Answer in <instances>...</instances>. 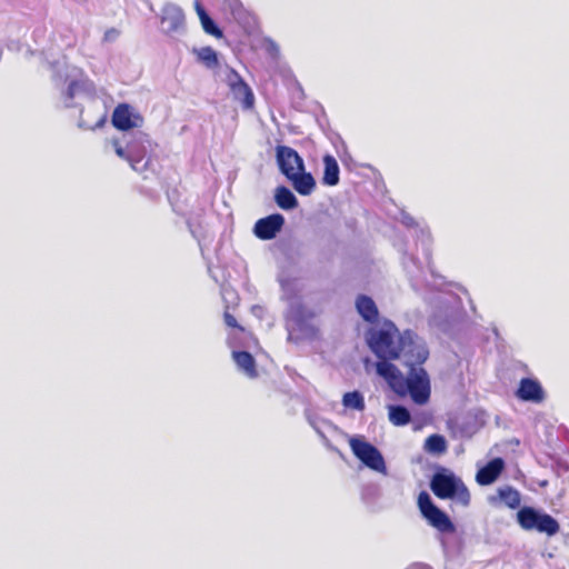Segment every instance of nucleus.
Segmentation results:
<instances>
[{"instance_id":"1","label":"nucleus","mask_w":569,"mask_h":569,"mask_svg":"<svg viewBox=\"0 0 569 569\" xmlns=\"http://www.w3.org/2000/svg\"><path fill=\"white\" fill-rule=\"evenodd\" d=\"M366 342L378 359L377 375L399 397L409 393L417 405L429 401L430 380L421 367L429 351L413 331H400L391 320H385L380 327L367 330Z\"/></svg>"},{"instance_id":"2","label":"nucleus","mask_w":569,"mask_h":569,"mask_svg":"<svg viewBox=\"0 0 569 569\" xmlns=\"http://www.w3.org/2000/svg\"><path fill=\"white\" fill-rule=\"evenodd\" d=\"M430 488L440 499H456L461 506L467 507L471 497L466 485L452 473L437 472L432 476Z\"/></svg>"},{"instance_id":"3","label":"nucleus","mask_w":569,"mask_h":569,"mask_svg":"<svg viewBox=\"0 0 569 569\" xmlns=\"http://www.w3.org/2000/svg\"><path fill=\"white\" fill-rule=\"evenodd\" d=\"M518 522L525 530H537L547 536L559 532V522L548 513H540L531 507H523L517 513Z\"/></svg>"},{"instance_id":"4","label":"nucleus","mask_w":569,"mask_h":569,"mask_svg":"<svg viewBox=\"0 0 569 569\" xmlns=\"http://www.w3.org/2000/svg\"><path fill=\"white\" fill-rule=\"evenodd\" d=\"M418 507L428 523L440 532L452 533L456 531V527L449 516L432 502L428 492L421 491L419 493Z\"/></svg>"},{"instance_id":"5","label":"nucleus","mask_w":569,"mask_h":569,"mask_svg":"<svg viewBox=\"0 0 569 569\" xmlns=\"http://www.w3.org/2000/svg\"><path fill=\"white\" fill-rule=\"evenodd\" d=\"M349 445L353 455L368 468L376 471H383L386 469L385 459L373 445L355 437L349 440Z\"/></svg>"},{"instance_id":"6","label":"nucleus","mask_w":569,"mask_h":569,"mask_svg":"<svg viewBox=\"0 0 569 569\" xmlns=\"http://www.w3.org/2000/svg\"><path fill=\"white\" fill-rule=\"evenodd\" d=\"M276 158L281 173L287 179L290 176H293V173H297V171L305 170V163L302 158L291 147L278 146L276 148Z\"/></svg>"},{"instance_id":"7","label":"nucleus","mask_w":569,"mask_h":569,"mask_svg":"<svg viewBox=\"0 0 569 569\" xmlns=\"http://www.w3.org/2000/svg\"><path fill=\"white\" fill-rule=\"evenodd\" d=\"M284 218L280 213H272L256 221L253 234L260 240H271L281 231Z\"/></svg>"},{"instance_id":"8","label":"nucleus","mask_w":569,"mask_h":569,"mask_svg":"<svg viewBox=\"0 0 569 569\" xmlns=\"http://www.w3.org/2000/svg\"><path fill=\"white\" fill-rule=\"evenodd\" d=\"M226 81L234 98L241 100L246 108H251L253 106V93L250 87L244 82V80L236 70L230 69L228 71Z\"/></svg>"},{"instance_id":"9","label":"nucleus","mask_w":569,"mask_h":569,"mask_svg":"<svg viewBox=\"0 0 569 569\" xmlns=\"http://www.w3.org/2000/svg\"><path fill=\"white\" fill-rule=\"evenodd\" d=\"M141 120L142 119L139 114L132 113L131 107L127 103L118 104L111 117L112 126L121 131H127L138 127Z\"/></svg>"},{"instance_id":"10","label":"nucleus","mask_w":569,"mask_h":569,"mask_svg":"<svg viewBox=\"0 0 569 569\" xmlns=\"http://www.w3.org/2000/svg\"><path fill=\"white\" fill-rule=\"evenodd\" d=\"M516 396L523 401L540 403L545 400V391L540 382L531 378H522L516 391Z\"/></svg>"},{"instance_id":"11","label":"nucleus","mask_w":569,"mask_h":569,"mask_svg":"<svg viewBox=\"0 0 569 569\" xmlns=\"http://www.w3.org/2000/svg\"><path fill=\"white\" fill-rule=\"evenodd\" d=\"M505 469L502 458H493L486 466L480 468L476 475V481L480 486H489L493 483Z\"/></svg>"},{"instance_id":"12","label":"nucleus","mask_w":569,"mask_h":569,"mask_svg":"<svg viewBox=\"0 0 569 569\" xmlns=\"http://www.w3.org/2000/svg\"><path fill=\"white\" fill-rule=\"evenodd\" d=\"M356 310L368 323H376L379 319V310L373 299L367 295H359L356 298Z\"/></svg>"},{"instance_id":"13","label":"nucleus","mask_w":569,"mask_h":569,"mask_svg":"<svg viewBox=\"0 0 569 569\" xmlns=\"http://www.w3.org/2000/svg\"><path fill=\"white\" fill-rule=\"evenodd\" d=\"M291 181L295 190L301 196H309L316 188V181L311 173L303 171H297L293 176L288 178Z\"/></svg>"},{"instance_id":"14","label":"nucleus","mask_w":569,"mask_h":569,"mask_svg":"<svg viewBox=\"0 0 569 569\" xmlns=\"http://www.w3.org/2000/svg\"><path fill=\"white\" fill-rule=\"evenodd\" d=\"M232 358L237 367L242 370L249 378L258 377L257 365L253 356L248 351H233Z\"/></svg>"},{"instance_id":"15","label":"nucleus","mask_w":569,"mask_h":569,"mask_svg":"<svg viewBox=\"0 0 569 569\" xmlns=\"http://www.w3.org/2000/svg\"><path fill=\"white\" fill-rule=\"evenodd\" d=\"M323 177H322V183L326 186H337L339 183V164L336 160V158L331 154H326L323 157Z\"/></svg>"},{"instance_id":"16","label":"nucleus","mask_w":569,"mask_h":569,"mask_svg":"<svg viewBox=\"0 0 569 569\" xmlns=\"http://www.w3.org/2000/svg\"><path fill=\"white\" fill-rule=\"evenodd\" d=\"M274 200L283 210L295 209L298 206L296 196L284 186H280L276 189Z\"/></svg>"},{"instance_id":"17","label":"nucleus","mask_w":569,"mask_h":569,"mask_svg":"<svg viewBox=\"0 0 569 569\" xmlns=\"http://www.w3.org/2000/svg\"><path fill=\"white\" fill-rule=\"evenodd\" d=\"M423 448L429 453L440 456L448 449L447 440L443 436L433 433L426 439Z\"/></svg>"},{"instance_id":"18","label":"nucleus","mask_w":569,"mask_h":569,"mask_svg":"<svg viewBox=\"0 0 569 569\" xmlns=\"http://www.w3.org/2000/svg\"><path fill=\"white\" fill-rule=\"evenodd\" d=\"M500 501L510 509H516L520 506L521 497L517 489L512 487H505L498 490Z\"/></svg>"},{"instance_id":"19","label":"nucleus","mask_w":569,"mask_h":569,"mask_svg":"<svg viewBox=\"0 0 569 569\" xmlns=\"http://www.w3.org/2000/svg\"><path fill=\"white\" fill-rule=\"evenodd\" d=\"M389 420L393 426H406L411 420L409 410L403 406H389Z\"/></svg>"},{"instance_id":"20","label":"nucleus","mask_w":569,"mask_h":569,"mask_svg":"<svg viewBox=\"0 0 569 569\" xmlns=\"http://www.w3.org/2000/svg\"><path fill=\"white\" fill-rule=\"evenodd\" d=\"M198 60L209 69L219 66L218 54L211 47H203L196 51Z\"/></svg>"},{"instance_id":"21","label":"nucleus","mask_w":569,"mask_h":569,"mask_svg":"<svg viewBox=\"0 0 569 569\" xmlns=\"http://www.w3.org/2000/svg\"><path fill=\"white\" fill-rule=\"evenodd\" d=\"M342 403L347 408L359 411H362L366 408L363 397L359 391L346 392L342 397Z\"/></svg>"},{"instance_id":"22","label":"nucleus","mask_w":569,"mask_h":569,"mask_svg":"<svg viewBox=\"0 0 569 569\" xmlns=\"http://www.w3.org/2000/svg\"><path fill=\"white\" fill-rule=\"evenodd\" d=\"M129 146V153H130V167L133 170H138V164L144 159L146 157V148L141 144L130 143Z\"/></svg>"},{"instance_id":"23","label":"nucleus","mask_w":569,"mask_h":569,"mask_svg":"<svg viewBox=\"0 0 569 569\" xmlns=\"http://www.w3.org/2000/svg\"><path fill=\"white\" fill-rule=\"evenodd\" d=\"M203 30L216 38H222L223 33L221 29L214 23L210 17H206L201 22Z\"/></svg>"},{"instance_id":"24","label":"nucleus","mask_w":569,"mask_h":569,"mask_svg":"<svg viewBox=\"0 0 569 569\" xmlns=\"http://www.w3.org/2000/svg\"><path fill=\"white\" fill-rule=\"evenodd\" d=\"M223 321L227 327L237 329L240 332H244V328L240 326L233 315H231L228 310L223 312Z\"/></svg>"},{"instance_id":"25","label":"nucleus","mask_w":569,"mask_h":569,"mask_svg":"<svg viewBox=\"0 0 569 569\" xmlns=\"http://www.w3.org/2000/svg\"><path fill=\"white\" fill-rule=\"evenodd\" d=\"M112 146L116 154L130 163L129 146L124 149L117 139L112 141Z\"/></svg>"},{"instance_id":"26","label":"nucleus","mask_w":569,"mask_h":569,"mask_svg":"<svg viewBox=\"0 0 569 569\" xmlns=\"http://www.w3.org/2000/svg\"><path fill=\"white\" fill-rule=\"evenodd\" d=\"M196 9H197V12H198V16H199L201 22L203 21V19L206 17H209V14L206 12L203 7L199 2L196 3Z\"/></svg>"},{"instance_id":"27","label":"nucleus","mask_w":569,"mask_h":569,"mask_svg":"<svg viewBox=\"0 0 569 569\" xmlns=\"http://www.w3.org/2000/svg\"><path fill=\"white\" fill-rule=\"evenodd\" d=\"M174 20H176L174 23H172L173 28H177L178 26H180L183 22V14L180 10L177 11Z\"/></svg>"},{"instance_id":"28","label":"nucleus","mask_w":569,"mask_h":569,"mask_svg":"<svg viewBox=\"0 0 569 569\" xmlns=\"http://www.w3.org/2000/svg\"><path fill=\"white\" fill-rule=\"evenodd\" d=\"M167 19H168V17H167V16H164V17L162 18V21H163V22H166V21H167Z\"/></svg>"}]
</instances>
